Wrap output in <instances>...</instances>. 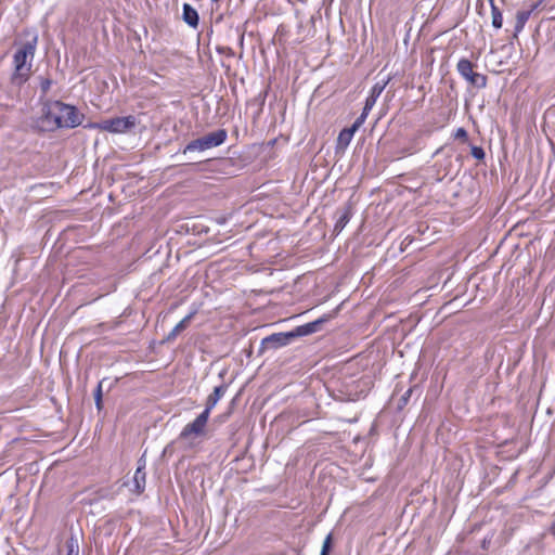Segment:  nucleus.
<instances>
[{
    "label": "nucleus",
    "mask_w": 555,
    "mask_h": 555,
    "mask_svg": "<svg viewBox=\"0 0 555 555\" xmlns=\"http://www.w3.org/2000/svg\"><path fill=\"white\" fill-rule=\"evenodd\" d=\"M82 121V115L68 104L60 101L48 102L42 109L41 127L44 130L75 128Z\"/></svg>",
    "instance_id": "f257e3e1"
},
{
    "label": "nucleus",
    "mask_w": 555,
    "mask_h": 555,
    "mask_svg": "<svg viewBox=\"0 0 555 555\" xmlns=\"http://www.w3.org/2000/svg\"><path fill=\"white\" fill-rule=\"evenodd\" d=\"M37 36L31 40L23 43L14 53L13 64L14 72L12 74V82L21 86L26 82L31 73L33 60L36 52Z\"/></svg>",
    "instance_id": "f03ea898"
},
{
    "label": "nucleus",
    "mask_w": 555,
    "mask_h": 555,
    "mask_svg": "<svg viewBox=\"0 0 555 555\" xmlns=\"http://www.w3.org/2000/svg\"><path fill=\"white\" fill-rule=\"evenodd\" d=\"M208 418L207 412H202L193 422L184 426L178 440L188 449L197 447L206 436Z\"/></svg>",
    "instance_id": "7ed1b4c3"
},
{
    "label": "nucleus",
    "mask_w": 555,
    "mask_h": 555,
    "mask_svg": "<svg viewBox=\"0 0 555 555\" xmlns=\"http://www.w3.org/2000/svg\"><path fill=\"white\" fill-rule=\"evenodd\" d=\"M138 125V119L133 115L125 117H115L105 119L100 122L92 124L90 127L109 133L121 134L127 133Z\"/></svg>",
    "instance_id": "20e7f679"
},
{
    "label": "nucleus",
    "mask_w": 555,
    "mask_h": 555,
    "mask_svg": "<svg viewBox=\"0 0 555 555\" xmlns=\"http://www.w3.org/2000/svg\"><path fill=\"white\" fill-rule=\"evenodd\" d=\"M227 139V131L219 129L215 132H210L199 139L191 141L183 150V153L194 151H206L216 146L221 145Z\"/></svg>",
    "instance_id": "39448f33"
},
{
    "label": "nucleus",
    "mask_w": 555,
    "mask_h": 555,
    "mask_svg": "<svg viewBox=\"0 0 555 555\" xmlns=\"http://www.w3.org/2000/svg\"><path fill=\"white\" fill-rule=\"evenodd\" d=\"M295 338L293 331L286 333H275L262 339L261 345L268 349H278L287 346Z\"/></svg>",
    "instance_id": "423d86ee"
},
{
    "label": "nucleus",
    "mask_w": 555,
    "mask_h": 555,
    "mask_svg": "<svg viewBox=\"0 0 555 555\" xmlns=\"http://www.w3.org/2000/svg\"><path fill=\"white\" fill-rule=\"evenodd\" d=\"M540 3H541V1L533 2L529 5L528 9H526V10L524 9V10H520L517 12L516 24H515V33L516 34H519L524 29L531 13L539 8Z\"/></svg>",
    "instance_id": "0eeeda50"
},
{
    "label": "nucleus",
    "mask_w": 555,
    "mask_h": 555,
    "mask_svg": "<svg viewBox=\"0 0 555 555\" xmlns=\"http://www.w3.org/2000/svg\"><path fill=\"white\" fill-rule=\"evenodd\" d=\"M326 319L324 318H321L319 320H315L313 322H310V323H307V324H304V325H300V326H297L294 331H293V334L296 337H301V336H307V335H310V334H313L315 333L318 330H319V326L325 322Z\"/></svg>",
    "instance_id": "6e6552de"
},
{
    "label": "nucleus",
    "mask_w": 555,
    "mask_h": 555,
    "mask_svg": "<svg viewBox=\"0 0 555 555\" xmlns=\"http://www.w3.org/2000/svg\"><path fill=\"white\" fill-rule=\"evenodd\" d=\"M387 83H388V80H385V81H382V82H376L372 87L370 95L366 98V101H365L366 111H371L374 107L377 99L379 98V95L384 91V89L387 86Z\"/></svg>",
    "instance_id": "1a4fd4ad"
},
{
    "label": "nucleus",
    "mask_w": 555,
    "mask_h": 555,
    "mask_svg": "<svg viewBox=\"0 0 555 555\" xmlns=\"http://www.w3.org/2000/svg\"><path fill=\"white\" fill-rule=\"evenodd\" d=\"M225 386H218L214 389L212 393H210L206 401V408L203 412H207V416L210 415L211 410L216 406L218 401L223 397L225 393Z\"/></svg>",
    "instance_id": "9d476101"
},
{
    "label": "nucleus",
    "mask_w": 555,
    "mask_h": 555,
    "mask_svg": "<svg viewBox=\"0 0 555 555\" xmlns=\"http://www.w3.org/2000/svg\"><path fill=\"white\" fill-rule=\"evenodd\" d=\"M358 129L353 126H351L350 128L343 129L337 138V146L340 149H346L351 142L353 134Z\"/></svg>",
    "instance_id": "9b49d317"
},
{
    "label": "nucleus",
    "mask_w": 555,
    "mask_h": 555,
    "mask_svg": "<svg viewBox=\"0 0 555 555\" xmlns=\"http://www.w3.org/2000/svg\"><path fill=\"white\" fill-rule=\"evenodd\" d=\"M144 466V463L140 464L133 475V487L138 493H141L145 488Z\"/></svg>",
    "instance_id": "f8f14e48"
},
{
    "label": "nucleus",
    "mask_w": 555,
    "mask_h": 555,
    "mask_svg": "<svg viewBox=\"0 0 555 555\" xmlns=\"http://www.w3.org/2000/svg\"><path fill=\"white\" fill-rule=\"evenodd\" d=\"M183 21L192 27H196L198 24L197 11L188 3L183 5Z\"/></svg>",
    "instance_id": "ddd939ff"
},
{
    "label": "nucleus",
    "mask_w": 555,
    "mask_h": 555,
    "mask_svg": "<svg viewBox=\"0 0 555 555\" xmlns=\"http://www.w3.org/2000/svg\"><path fill=\"white\" fill-rule=\"evenodd\" d=\"M194 317V312L188 314L185 318H183L173 328L172 331L168 334L167 336V340H172L175 339L182 331H184L189 323L191 322V320L193 319Z\"/></svg>",
    "instance_id": "4468645a"
},
{
    "label": "nucleus",
    "mask_w": 555,
    "mask_h": 555,
    "mask_svg": "<svg viewBox=\"0 0 555 555\" xmlns=\"http://www.w3.org/2000/svg\"><path fill=\"white\" fill-rule=\"evenodd\" d=\"M457 72L460 75L466 79L468 76L474 72L473 70V63L466 59H462L459 61L456 65Z\"/></svg>",
    "instance_id": "2eb2a0df"
},
{
    "label": "nucleus",
    "mask_w": 555,
    "mask_h": 555,
    "mask_svg": "<svg viewBox=\"0 0 555 555\" xmlns=\"http://www.w3.org/2000/svg\"><path fill=\"white\" fill-rule=\"evenodd\" d=\"M490 7H491L492 26L496 29H500L503 25L502 12L495 5V3H492Z\"/></svg>",
    "instance_id": "dca6fc26"
},
{
    "label": "nucleus",
    "mask_w": 555,
    "mask_h": 555,
    "mask_svg": "<svg viewBox=\"0 0 555 555\" xmlns=\"http://www.w3.org/2000/svg\"><path fill=\"white\" fill-rule=\"evenodd\" d=\"M466 80L475 86V87H478V88H485L486 85H487V78L486 76L481 75V74H478V73H475L473 72L468 78H466Z\"/></svg>",
    "instance_id": "f3484780"
},
{
    "label": "nucleus",
    "mask_w": 555,
    "mask_h": 555,
    "mask_svg": "<svg viewBox=\"0 0 555 555\" xmlns=\"http://www.w3.org/2000/svg\"><path fill=\"white\" fill-rule=\"evenodd\" d=\"M350 220V210L347 208L343 211L335 224V231H341Z\"/></svg>",
    "instance_id": "a211bd4d"
},
{
    "label": "nucleus",
    "mask_w": 555,
    "mask_h": 555,
    "mask_svg": "<svg viewBox=\"0 0 555 555\" xmlns=\"http://www.w3.org/2000/svg\"><path fill=\"white\" fill-rule=\"evenodd\" d=\"M370 112L371 111H366V105H364L361 115L356 119L352 126L359 129L364 124Z\"/></svg>",
    "instance_id": "6ab92c4d"
},
{
    "label": "nucleus",
    "mask_w": 555,
    "mask_h": 555,
    "mask_svg": "<svg viewBox=\"0 0 555 555\" xmlns=\"http://www.w3.org/2000/svg\"><path fill=\"white\" fill-rule=\"evenodd\" d=\"M332 545V533L327 534L323 541L322 550L320 555H328Z\"/></svg>",
    "instance_id": "aec40b11"
},
{
    "label": "nucleus",
    "mask_w": 555,
    "mask_h": 555,
    "mask_svg": "<svg viewBox=\"0 0 555 555\" xmlns=\"http://www.w3.org/2000/svg\"><path fill=\"white\" fill-rule=\"evenodd\" d=\"M67 555H79V546L76 541L70 540L67 543Z\"/></svg>",
    "instance_id": "412c9836"
},
{
    "label": "nucleus",
    "mask_w": 555,
    "mask_h": 555,
    "mask_svg": "<svg viewBox=\"0 0 555 555\" xmlns=\"http://www.w3.org/2000/svg\"><path fill=\"white\" fill-rule=\"evenodd\" d=\"M472 154L477 159H481L485 155L483 151L480 147H474Z\"/></svg>",
    "instance_id": "4be33fe9"
},
{
    "label": "nucleus",
    "mask_w": 555,
    "mask_h": 555,
    "mask_svg": "<svg viewBox=\"0 0 555 555\" xmlns=\"http://www.w3.org/2000/svg\"><path fill=\"white\" fill-rule=\"evenodd\" d=\"M454 137L456 139H466L467 138V132L465 129L463 128H459L454 134Z\"/></svg>",
    "instance_id": "5701e85b"
},
{
    "label": "nucleus",
    "mask_w": 555,
    "mask_h": 555,
    "mask_svg": "<svg viewBox=\"0 0 555 555\" xmlns=\"http://www.w3.org/2000/svg\"><path fill=\"white\" fill-rule=\"evenodd\" d=\"M100 401H101V385H99L98 391H96V404H98V406L100 405Z\"/></svg>",
    "instance_id": "b1692460"
},
{
    "label": "nucleus",
    "mask_w": 555,
    "mask_h": 555,
    "mask_svg": "<svg viewBox=\"0 0 555 555\" xmlns=\"http://www.w3.org/2000/svg\"><path fill=\"white\" fill-rule=\"evenodd\" d=\"M41 87H42L43 91H47L50 87V81L49 80L43 81Z\"/></svg>",
    "instance_id": "393cba45"
},
{
    "label": "nucleus",
    "mask_w": 555,
    "mask_h": 555,
    "mask_svg": "<svg viewBox=\"0 0 555 555\" xmlns=\"http://www.w3.org/2000/svg\"><path fill=\"white\" fill-rule=\"evenodd\" d=\"M489 3H490V5H491L492 3H494V0H489Z\"/></svg>",
    "instance_id": "a878e982"
}]
</instances>
